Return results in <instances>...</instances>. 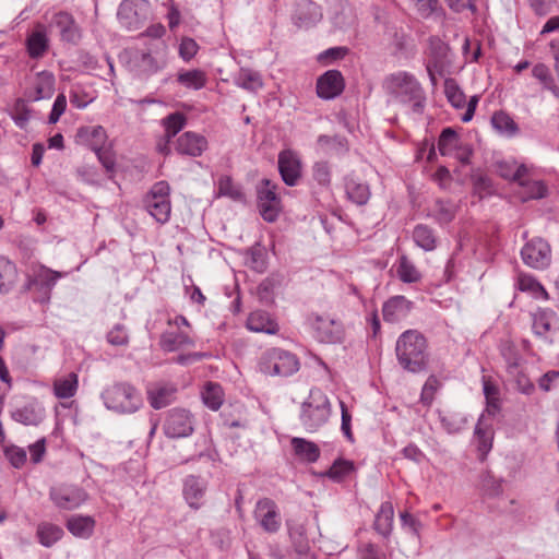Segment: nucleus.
<instances>
[{
	"instance_id": "7ed1b4c3",
	"label": "nucleus",
	"mask_w": 559,
	"mask_h": 559,
	"mask_svg": "<svg viewBox=\"0 0 559 559\" xmlns=\"http://www.w3.org/2000/svg\"><path fill=\"white\" fill-rule=\"evenodd\" d=\"M62 274L39 262L29 264L26 281L22 290L29 293L35 302L46 304L51 297V290Z\"/></svg>"
},
{
	"instance_id": "49530a36",
	"label": "nucleus",
	"mask_w": 559,
	"mask_h": 559,
	"mask_svg": "<svg viewBox=\"0 0 559 559\" xmlns=\"http://www.w3.org/2000/svg\"><path fill=\"white\" fill-rule=\"evenodd\" d=\"M461 143L459 134L452 128H445L439 135L438 150L442 156L453 155Z\"/></svg>"
},
{
	"instance_id": "8fccbe9b",
	"label": "nucleus",
	"mask_w": 559,
	"mask_h": 559,
	"mask_svg": "<svg viewBox=\"0 0 559 559\" xmlns=\"http://www.w3.org/2000/svg\"><path fill=\"white\" fill-rule=\"evenodd\" d=\"M480 486L484 496L493 498L502 493V479L496 478L489 471H486L480 476Z\"/></svg>"
},
{
	"instance_id": "6ab92c4d",
	"label": "nucleus",
	"mask_w": 559,
	"mask_h": 559,
	"mask_svg": "<svg viewBox=\"0 0 559 559\" xmlns=\"http://www.w3.org/2000/svg\"><path fill=\"white\" fill-rule=\"evenodd\" d=\"M209 147L206 138L193 131H186L179 135L175 142V150L178 154L199 157Z\"/></svg>"
},
{
	"instance_id": "5701e85b",
	"label": "nucleus",
	"mask_w": 559,
	"mask_h": 559,
	"mask_svg": "<svg viewBox=\"0 0 559 559\" xmlns=\"http://www.w3.org/2000/svg\"><path fill=\"white\" fill-rule=\"evenodd\" d=\"M25 48L31 59L43 58L49 49V38L45 25L38 23L27 34Z\"/></svg>"
},
{
	"instance_id": "6e6552de",
	"label": "nucleus",
	"mask_w": 559,
	"mask_h": 559,
	"mask_svg": "<svg viewBox=\"0 0 559 559\" xmlns=\"http://www.w3.org/2000/svg\"><path fill=\"white\" fill-rule=\"evenodd\" d=\"M109 409L120 413H131L138 408L140 399L133 386L118 383L107 389L103 395Z\"/></svg>"
},
{
	"instance_id": "9d476101",
	"label": "nucleus",
	"mask_w": 559,
	"mask_h": 559,
	"mask_svg": "<svg viewBox=\"0 0 559 559\" xmlns=\"http://www.w3.org/2000/svg\"><path fill=\"white\" fill-rule=\"evenodd\" d=\"M169 326H176L179 331L177 333L166 331L160 335L159 345L164 352H176L180 348L189 347L194 344L193 338L181 326L191 329L190 322L186 317L178 314L167 320Z\"/></svg>"
},
{
	"instance_id": "774afa93",
	"label": "nucleus",
	"mask_w": 559,
	"mask_h": 559,
	"mask_svg": "<svg viewBox=\"0 0 559 559\" xmlns=\"http://www.w3.org/2000/svg\"><path fill=\"white\" fill-rule=\"evenodd\" d=\"M418 13L423 17H428L437 10H442L439 0H414Z\"/></svg>"
},
{
	"instance_id": "bb28decb",
	"label": "nucleus",
	"mask_w": 559,
	"mask_h": 559,
	"mask_svg": "<svg viewBox=\"0 0 559 559\" xmlns=\"http://www.w3.org/2000/svg\"><path fill=\"white\" fill-rule=\"evenodd\" d=\"M79 390V374L74 371L57 376L52 380V393L58 400H70Z\"/></svg>"
},
{
	"instance_id": "de8ad7c7",
	"label": "nucleus",
	"mask_w": 559,
	"mask_h": 559,
	"mask_svg": "<svg viewBox=\"0 0 559 559\" xmlns=\"http://www.w3.org/2000/svg\"><path fill=\"white\" fill-rule=\"evenodd\" d=\"M347 197L358 205H365L370 198V190L368 185L348 180L346 182Z\"/></svg>"
},
{
	"instance_id": "f8f14e48",
	"label": "nucleus",
	"mask_w": 559,
	"mask_h": 559,
	"mask_svg": "<svg viewBox=\"0 0 559 559\" xmlns=\"http://www.w3.org/2000/svg\"><path fill=\"white\" fill-rule=\"evenodd\" d=\"M49 496L57 508L64 510L76 509L88 499L82 487L64 484L52 487Z\"/></svg>"
},
{
	"instance_id": "c756f323",
	"label": "nucleus",
	"mask_w": 559,
	"mask_h": 559,
	"mask_svg": "<svg viewBox=\"0 0 559 559\" xmlns=\"http://www.w3.org/2000/svg\"><path fill=\"white\" fill-rule=\"evenodd\" d=\"M483 389L486 399L485 412L487 415L495 417L500 413L502 406V400L500 396V389L491 376L483 377Z\"/></svg>"
},
{
	"instance_id": "ea45409f",
	"label": "nucleus",
	"mask_w": 559,
	"mask_h": 559,
	"mask_svg": "<svg viewBox=\"0 0 559 559\" xmlns=\"http://www.w3.org/2000/svg\"><path fill=\"white\" fill-rule=\"evenodd\" d=\"M203 403L212 411H218L224 403L225 393L221 384L209 381L201 392Z\"/></svg>"
},
{
	"instance_id": "dca6fc26",
	"label": "nucleus",
	"mask_w": 559,
	"mask_h": 559,
	"mask_svg": "<svg viewBox=\"0 0 559 559\" xmlns=\"http://www.w3.org/2000/svg\"><path fill=\"white\" fill-rule=\"evenodd\" d=\"M163 429L169 438L188 437L193 431L192 417L186 409L174 408L167 414Z\"/></svg>"
},
{
	"instance_id": "c03bdc74",
	"label": "nucleus",
	"mask_w": 559,
	"mask_h": 559,
	"mask_svg": "<svg viewBox=\"0 0 559 559\" xmlns=\"http://www.w3.org/2000/svg\"><path fill=\"white\" fill-rule=\"evenodd\" d=\"M188 118L181 111H175L167 115L162 120L164 133L168 139H174L187 124Z\"/></svg>"
},
{
	"instance_id": "4d7b16f0",
	"label": "nucleus",
	"mask_w": 559,
	"mask_h": 559,
	"mask_svg": "<svg viewBox=\"0 0 559 559\" xmlns=\"http://www.w3.org/2000/svg\"><path fill=\"white\" fill-rule=\"evenodd\" d=\"M349 53L347 47H332L322 51L317 60L322 66H330L337 60L344 59Z\"/></svg>"
},
{
	"instance_id": "c9c22d12",
	"label": "nucleus",
	"mask_w": 559,
	"mask_h": 559,
	"mask_svg": "<svg viewBox=\"0 0 559 559\" xmlns=\"http://www.w3.org/2000/svg\"><path fill=\"white\" fill-rule=\"evenodd\" d=\"M393 519L394 507L391 501H385L380 506L376 514L373 528L382 536L388 537L392 532Z\"/></svg>"
},
{
	"instance_id": "412c9836",
	"label": "nucleus",
	"mask_w": 559,
	"mask_h": 559,
	"mask_svg": "<svg viewBox=\"0 0 559 559\" xmlns=\"http://www.w3.org/2000/svg\"><path fill=\"white\" fill-rule=\"evenodd\" d=\"M331 414V407L329 402L325 400L320 404H313L312 402L305 403L301 411V421L310 430L316 431L329 419Z\"/></svg>"
},
{
	"instance_id": "0eeeda50",
	"label": "nucleus",
	"mask_w": 559,
	"mask_h": 559,
	"mask_svg": "<svg viewBox=\"0 0 559 559\" xmlns=\"http://www.w3.org/2000/svg\"><path fill=\"white\" fill-rule=\"evenodd\" d=\"M386 90L404 100L412 102L415 107H423L425 100L420 84L407 72L393 73L385 80Z\"/></svg>"
},
{
	"instance_id": "6e6d98bb",
	"label": "nucleus",
	"mask_w": 559,
	"mask_h": 559,
	"mask_svg": "<svg viewBox=\"0 0 559 559\" xmlns=\"http://www.w3.org/2000/svg\"><path fill=\"white\" fill-rule=\"evenodd\" d=\"M199 50L200 46L193 38L183 36L180 39L178 53L183 61L190 62L198 55Z\"/></svg>"
},
{
	"instance_id": "603ef678",
	"label": "nucleus",
	"mask_w": 559,
	"mask_h": 559,
	"mask_svg": "<svg viewBox=\"0 0 559 559\" xmlns=\"http://www.w3.org/2000/svg\"><path fill=\"white\" fill-rule=\"evenodd\" d=\"M96 99L94 91H86L83 86L76 85L70 92V102L76 108H84Z\"/></svg>"
},
{
	"instance_id": "20e7f679",
	"label": "nucleus",
	"mask_w": 559,
	"mask_h": 559,
	"mask_svg": "<svg viewBox=\"0 0 559 559\" xmlns=\"http://www.w3.org/2000/svg\"><path fill=\"white\" fill-rule=\"evenodd\" d=\"M311 335L323 344L341 343L345 336L343 322L331 312H313L308 318Z\"/></svg>"
},
{
	"instance_id": "2f4dec72",
	"label": "nucleus",
	"mask_w": 559,
	"mask_h": 559,
	"mask_svg": "<svg viewBox=\"0 0 559 559\" xmlns=\"http://www.w3.org/2000/svg\"><path fill=\"white\" fill-rule=\"evenodd\" d=\"M215 186L217 197H225L235 202H243L246 200L241 186L230 175H219Z\"/></svg>"
},
{
	"instance_id": "69168bd1",
	"label": "nucleus",
	"mask_w": 559,
	"mask_h": 559,
	"mask_svg": "<svg viewBox=\"0 0 559 559\" xmlns=\"http://www.w3.org/2000/svg\"><path fill=\"white\" fill-rule=\"evenodd\" d=\"M67 109V97L63 93L58 94L56 97L52 109L49 114L48 120L49 123H57L60 117L64 114Z\"/></svg>"
},
{
	"instance_id": "79ce46f5",
	"label": "nucleus",
	"mask_w": 559,
	"mask_h": 559,
	"mask_svg": "<svg viewBox=\"0 0 559 559\" xmlns=\"http://www.w3.org/2000/svg\"><path fill=\"white\" fill-rule=\"evenodd\" d=\"M395 272L399 280L403 283L412 284L421 281V273L406 255L399 258L395 264Z\"/></svg>"
},
{
	"instance_id": "2eb2a0df",
	"label": "nucleus",
	"mask_w": 559,
	"mask_h": 559,
	"mask_svg": "<svg viewBox=\"0 0 559 559\" xmlns=\"http://www.w3.org/2000/svg\"><path fill=\"white\" fill-rule=\"evenodd\" d=\"M346 87L344 75L338 70H328L316 82V93L321 99H334L341 96Z\"/></svg>"
},
{
	"instance_id": "aec40b11",
	"label": "nucleus",
	"mask_w": 559,
	"mask_h": 559,
	"mask_svg": "<svg viewBox=\"0 0 559 559\" xmlns=\"http://www.w3.org/2000/svg\"><path fill=\"white\" fill-rule=\"evenodd\" d=\"M245 325L251 332L269 335H276L281 330L276 317L262 309L249 312Z\"/></svg>"
},
{
	"instance_id": "58836bf2",
	"label": "nucleus",
	"mask_w": 559,
	"mask_h": 559,
	"mask_svg": "<svg viewBox=\"0 0 559 559\" xmlns=\"http://www.w3.org/2000/svg\"><path fill=\"white\" fill-rule=\"evenodd\" d=\"M507 371L514 378L516 389L524 394H532L535 385L528 376L520 369V358L515 357L508 361Z\"/></svg>"
},
{
	"instance_id": "338daca9",
	"label": "nucleus",
	"mask_w": 559,
	"mask_h": 559,
	"mask_svg": "<svg viewBox=\"0 0 559 559\" xmlns=\"http://www.w3.org/2000/svg\"><path fill=\"white\" fill-rule=\"evenodd\" d=\"M450 10L455 13H461L469 10L473 14L477 12V0H444Z\"/></svg>"
},
{
	"instance_id": "f03ea898",
	"label": "nucleus",
	"mask_w": 559,
	"mask_h": 559,
	"mask_svg": "<svg viewBox=\"0 0 559 559\" xmlns=\"http://www.w3.org/2000/svg\"><path fill=\"white\" fill-rule=\"evenodd\" d=\"M400 366L413 373L425 371L429 364L428 340L415 329L404 331L395 344Z\"/></svg>"
},
{
	"instance_id": "a211bd4d",
	"label": "nucleus",
	"mask_w": 559,
	"mask_h": 559,
	"mask_svg": "<svg viewBox=\"0 0 559 559\" xmlns=\"http://www.w3.org/2000/svg\"><path fill=\"white\" fill-rule=\"evenodd\" d=\"M278 171L285 185L293 187L301 177L302 164L297 152L287 148L278 154Z\"/></svg>"
},
{
	"instance_id": "a18cd8bd",
	"label": "nucleus",
	"mask_w": 559,
	"mask_h": 559,
	"mask_svg": "<svg viewBox=\"0 0 559 559\" xmlns=\"http://www.w3.org/2000/svg\"><path fill=\"white\" fill-rule=\"evenodd\" d=\"M17 277L16 265L8 259L0 258V294L8 293Z\"/></svg>"
},
{
	"instance_id": "cd10ccee",
	"label": "nucleus",
	"mask_w": 559,
	"mask_h": 559,
	"mask_svg": "<svg viewBox=\"0 0 559 559\" xmlns=\"http://www.w3.org/2000/svg\"><path fill=\"white\" fill-rule=\"evenodd\" d=\"M52 21L59 29L62 40L76 43L81 38L80 27L71 13L66 11L57 12Z\"/></svg>"
},
{
	"instance_id": "864d4df0",
	"label": "nucleus",
	"mask_w": 559,
	"mask_h": 559,
	"mask_svg": "<svg viewBox=\"0 0 559 559\" xmlns=\"http://www.w3.org/2000/svg\"><path fill=\"white\" fill-rule=\"evenodd\" d=\"M357 559H389V555L377 544L362 543L357 548Z\"/></svg>"
},
{
	"instance_id": "37998d69",
	"label": "nucleus",
	"mask_w": 559,
	"mask_h": 559,
	"mask_svg": "<svg viewBox=\"0 0 559 559\" xmlns=\"http://www.w3.org/2000/svg\"><path fill=\"white\" fill-rule=\"evenodd\" d=\"M555 312L548 308H538L532 314V328L535 334L546 335L551 330Z\"/></svg>"
},
{
	"instance_id": "3c124183",
	"label": "nucleus",
	"mask_w": 559,
	"mask_h": 559,
	"mask_svg": "<svg viewBox=\"0 0 559 559\" xmlns=\"http://www.w3.org/2000/svg\"><path fill=\"white\" fill-rule=\"evenodd\" d=\"M492 126L509 135L518 132L519 128L513 118L506 111H496L491 118Z\"/></svg>"
},
{
	"instance_id": "4be33fe9",
	"label": "nucleus",
	"mask_w": 559,
	"mask_h": 559,
	"mask_svg": "<svg viewBox=\"0 0 559 559\" xmlns=\"http://www.w3.org/2000/svg\"><path fill=\"white\" fill-rule=\"evenodd\" d=\"M495 431L490 424L485 423V415L478 419L475 431L474 442L476 447V456L480 462H485L492 449Z\"/></svg>"
},
{
	"instance_id": "7c9ffc66",
	"label": "nucleus",
	"mask_w": 559,
	"mask_h": 559,
	"mask_svg": "<svg viewBox=\"0 0 559 559\" xmlns=\"http://www.w3.org/2000/svg\"><path fill=\"white\" fill-rule=\"evenodd\" d=\"M206 485L195 476H189L183 484V497L187 503L194 510L203 506Z\"/></svg>"
},
{
	"instance_id": "0e129e2a",
	"label": "nucleus",
	"mask_w": 559,
	"mask_h": 559,
	"mask_svg": "<svg viewBox=\"0 0 559 559\" xmlns=\"http://www.w3.org/2000/svg\"><path fill=\"white\" fill-rule=\"evenodd\" d=\"M164 5L167 8V22L170 31H175L181 22V13L174 0H168Z\"/></svg>"
},
{
	"instance_id": "bf43d9fd",
	"label": "nucleus",
	"mask_w": 559,
	"mask_h": 559,
	"mask_svg": "<svg viewBox=\"0 0 559 559\" xmlns=\"http://www.w3.org/2000/svg\"><path fill=\"white\" fill-rule=\"evenodd\" d=\"M238 80L239 85L248 91H257L263 85L261 76L250 70H241Z\"/></svg>"
},
{
	"instance_id": "09e8293b",
	"label": "nucleus",
	"mask_w": 559,
	"mask_h": 559,
	"mask_svg": "<svg viewBox=\"0 0 559 559\" xmlns=\"http://www.w3.org/2000/svg\"><path fill=\"white\" fill-rule=\"evenodd\" d=\"M413 238L417 246L425 250H433L437 245V239L432 229L425 225H418L414 228Z\"/></svg>"
},
{
	"instance_id": "13d9d810",
	"label": "nucleus",
	"mask_w": 559,
	"mask_h": 559,
	"mask_svg": "<svg viewBox=\"0 0 559 559\" xmlns=\"http://www.w3.org/2000/svg\"><path fill=\"white\" fill-rule=\"evenodd\" d=\"M440 385L441 383L436 376L428 377L421 390L420 402L426 406H430Z\"/></svg>"
},
{
	"instance_id": "f704fd0d",
	"label": "nucleus",
	"mask_w": 559,
	"mask_h": 559,
	"mask_svg": "<svg viewBox=\"0 0 559 559\" xmlns=\"http://www.w3.org/2000/svg\"><path fill=\"white\" fill-rule=\"evenodd\" d=\"M176 81L188 90H202L207 85L209 76L206 71L195 68L189 70H180L176 75Z\"/></svg>"
},
{
	"instance_id": "f3484780",
	"label": "nucleus",
	"mask_w": 559,
	"mask_h": 559,
	"mask_svg": "<svg viewBox=\"0 0 559 559\" xmlns=\"http://www.w3.org/2000/svg\"><path fill=\"white\" fill-rule=\"evenodd\" d=\"M56 79L52 72L44 70L35 73L28 79L25 96L37 102L49 98L55 92Z\"/></svg>"
},
{
	"instance_id": "e2e57ef3",
	"label": "nucleus",
	"mask_w": 559,
	"mask_h": 559,
	"mask_svg": "<svg viewBox=\"0 0 559 559\" xmlns=\"http://www.w3.org/2000/svg\"><path fill=\"white\" fill-rule=\"evenodd\" d=\"M312 178L320 186L328 187L331 183V170L326 162L317 163L312 169Z\"/></svg>"
},
{
	"instance_id": "39448f33",
	"label": "nucleus",
	"mask_w": 559,
	"mask_h": 559,
	"mask_svg": "<svg viewBox=\"0 0 559 559\" xmlns=\"http://www.w3.org/2000/svg\"><path fill=\"white\" fill-rule=\"evenodd\" d=\"M278 186L270 179H262L257 188V209L267 223H274L283 212V203L277 193Z\"/></svg>"
},
{
	"instance_id": "5fc2aeb1",
	"label": "nucleus",
	"mask_w": 559,
	"mask_h": 559,
	"mask_svg": "<svg viewBox=\"0 0 559 559\" xmlns=\"http://www.w3.org/2000/svg\"><path fill=\"white\" fill-rule=\"evenodd\" d=\"M11 117L20 128H25L31 118V109L24 99L19 98L15 100Z\"/></svg>"
},
{
	"instance_id": "4c0bfd02",
	"label": "nucleus",
	"mask_w": 559,
	"mask_h": 559,
	"mask_svg": "<svg viewBox=\"0 0 559 559\" xmlns=\"http://www.w3.org/2000/svg\"><path fill=\"white\" fill-rule=\"evenodd\" d=\"M63 534L62 527L51 522H40L36 528V537L45 547L55 545L62 538Z\"/></svg>"
},
{
	"instance_id": "4468645a",
	"label": "nucleus",
	"mask_w": 559,
	"mask_h": 559,
	"mask_svg": "<svg viewBox=\"0 0 559 559\" xmlns=\"http://www.w3.org/2000/svg\"><path fill=\"white\" fill-rule=\"evenodd\" d=\"M444 94L448 102L456 109H463L466 107V111L462 116L463 122H468L473 119L475 110L477 108L479 96L474 95L466 102V96L461 90L454 79H447L444 81Z\"/></svg>"
},
{
	"instance_id": "b1692460",
	"label": "nucleus",
	"mask_w": 559,
	"mask_h": 559,
	"mask_svg": "<svg viewBox=\"0 0 559 559\" xmlns=\"http://www.w3.org/2000/svg\"><path fill=\"white\" fill-rule=\"evenodd\" d=\"M414 304L406 297L401 295L393 296L382 306L383 319L389 323H397L409 314Z\"/></svg>"
},
{
	"instance_id": "c85d7f7f",
	"label": "nucleus",
	"mask_w": 559,
	"mask_h": 559,
	"mask_svg": "<svg viewBox=\"0 0 559 559\" xmlns=\"http://www.w3.org/2000/svg\"><path fill=\"white\" fill-rule=\"evenodd\" d=\"M66 527L74 537L88 539L94 534L96 521L91 515L74 514L66 520Z\"/></svg>"
},
{
	"instance_id": "393cba45",
	"label": "nucleus",
	"mask_w": 559,
	"mask_h": 559,
	"mask_svg": "<svg viewBox=\"0 0 559 559\" xmlns=\"http://www.w3.org/2000/svg\"><path fill=\"white\" fill-rule=\"evenodd\" d=\"M514 288L528 294L534 299L549 300L550 296L543 284L532 274L519 272L514 278Z\"/></svg>"
},
{
	"instance_id": "ddd939ff",
	"label": "nucleus",
	"mask_w": 559,
	"mask_h": 559,
	"mask_svg": "<svg viewBox=\"0 0 559 559\" xmlns=\"http://www.w3.org/2000/svg\"><path fill=\"white\" fill-rule=\"evenodd\" d=\"M525 264L533 269H546L551 261V249L543 238H533L527 241L521 251Z\"/></svg>"
},
{
	"instance_id": "473e14b6",
	"label": "nucleus",
	"mask_w": 559,
	"mask_h": 559,
	"mask_svg": "<svg viewBox=\"0 0 559 559\" xmlns=\"http://www.w3.org/2000/svg\"><path fill=\"white\" fill-rule=\"evenodd\" d=\"M449 47L440 39L431 40L427 52V71L431 76L441 72L448 56Z\"/></svg>"
},
{
	"instance_id": "423d86ee",
	"label": "nucleus",
	"mask_w": 559,
	"mask_h": 559,
	"mask_svg": "<svg viewBox=\"0 0 559 559\" xmlns=\"http://www.w3.org/2000/svg\"><path fill=\"white\" fill-rule=\"evenodd\" d=\"M143 205L158 223H167L171 214L169 183L165 180L155 182L144 195Z\"/></svg>"
},
{
	"instance_id": "72a5a7b5",
	"label": "nucleus",
	"mask_w": 559,
	"mask_h": 559,
	"mask_svg": "<svg viewBox=\"0 0 559 559\" xmlns=\"http://www.w3.org/2000/svg\"><path fill=\"white\" fill-rule=\"evenodd\" d=\"M294 455L300 461L314 463L319 460L321 451L317 443L304 438L294 437L290 440Z\"/></svg>"
},
{
	"instance_id": "a19ab883",
	"label": "nucleus",
	"mask_w": 559,
	"mask_h": 559,
	"mask_svg": "<svg viewBox=\"0 0 559 559\" xmlns=\"http://www.w3.org/2000/svg\"><path fill=\"white\" fill-rule=\"evenodd\" d=\"M356 472L355 463L350 460L336 459L326 471L325 476L333 481L342 483L354 475Z\"/></svg>"
},
{
	"instance_id": "052dcab7",
	"label": "nucleus",
	"mask_w": 559,
	"mask_h": 559,
	"mask_svg": "<svg viewBox=\"0 0 559 559\" xmlns=\"http://www.w3.org/2000/svg\"><path fill=\"white\" fill-rule=\"evenodd\" d=\"M4 455L12 466L21 468L26 464L27 456L24 449L12 445L4 450Z\"/></svg>"
},
{
	"instance_id": "f257e3e1",
	"label": "nucleus",
	"mask_w": 559,
	"mask_h": 559,
	"mask_svg": "<svg viewBox=\"0 0 559 559\" xmlns=\"http://www.w3.org/2000/svg\"><path fill=\"white\" fill-rule=\"evenodd\" d=\"M496 171L502 179L516 185V193L522 202L539 200L548 193L546 182L538 177L533 165L515 159L502 160L496 164Z\"/></svg>"
},
{
	"instance_id": "1a4fd4ad",
	"label": "nucleus",
	"mask_w": 559,
	"mask_h": 559,
	"mask_svg": "<svg viewBox=\"0 0 559 559\" xmlns=\"http://www.w3.org/2000/svg\"><path fill=\"white\" fill-rule=\"evenodd\" d=\"M298 369L299 361L297 357L280 348L267 350L261 361V370L269 374L289 376Z\"/></svg>"
},
{
	"instance_id": "a878e982",
	"label": "nucleus",
	"mask_w": 559,
	"mask_h": 559,
	"mask_svg": "<svg viewBox=\"0 0 559 559\" xmlns=\"http://www.w3.org/2000/svg\"><path fill=\"white\" fill-rule=\"evenodd\" d=\"M177 389L168 383L156 382L147 386L146 394L150 405L155 409H160L169 405L176 395Z\"/></svg>"
},
{
	"instance_id": "680f3d73",
	"label": "nucleus",
	"mask_w": 559,
	"mask_h": 559,
	"mask_svg": "<svg viewBox=\"0 0 559 559\" xmlns=\"http://www.w3.org/2000/svg\"><path fill=\"white\" fill-rule=\"evenodd\" d=\"M532 73L533 76L538 80L546 90L556 83L550 69L545 63H536L533 67Z\"/></svg>"
},
{
	"instance_id": "e433bc0d",
	"label": "nucleus",
	"mask_w": 559,
	"mask_h": 559,
	"mask_svg": "<svg viewBox=\"0 0 559 559\" xmlns=\"http://www.w3.org/2000/svg\"><path fill=\"white\" fill-rule=\"evenodd\" d=\"M78 136L93 151L103 148L108 138L106 130L102 126L82 127L78 131Z\"/></svg>"
},
{
	"instance_id": "9b49d317",
	"label": "nucleus",
	"mask_w": 559,
	"mask_h": 559,
	"mask_svg": "<svg viewBox=\"0 0 559 559\" xmlns=\"http://www.w3.org/2000/svg\"><path fill=\"white\" fill-rule=\"evenodd\" d=\"M253 515L264 532L275 534L280 531L282 525L281 513L276 502L271 498L264 497L259 499L255 503Z\"/></svg>"
}]
</instances>
